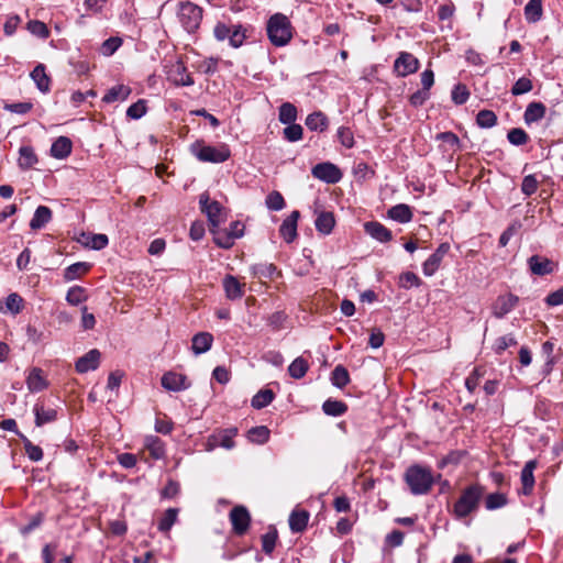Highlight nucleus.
I'll return each mask as SVG.
<instances>
[{
	"label": "nucleus",
	"instance_id": "obj_1",
	"mask_svg": "<svg viewBox=\"0 0 563 563\" xmlns=\"http://www.w3.org/2000/svg\"><path fill=\"white\" fill-rule=\"evenodd\" d=\"M485 487L478 483L464 487L451 509L454 518L463 520L477 512L485 496Z\"/></svg>",
	"mask_w": 563,
	"mask_h": 563
},
{
	"label": "nucleus",
	"instance_id": "obj_2",
	"mask_svg": "<svg viewBox=\"0 0 563 563\" xmlns=\"http://www.w3.org/2000/svg\"><path fill=\"white\" fill-rule=\"evenodd\" d=\"M440 478L441 474L434 475L430 467L420 464L409 466L404 474V481L412 495L429 494Z\"/></svg>",
	"mask_w": 563,
	"mask_h": 563
},
{
	"label": "nucleus",
	"instance_id": "obj_3",
	"mask_svg": "<svg viewBox=\"0 0 563 563\" xmlns=\"http://www.w3.org/2000/svg\"><path fill=\"white\" fill-rule=\"evenodd\" d=\"M268 40L274 46L287 45L292 38V25L283 13L272 15L266 24Z\"/></svg>",
	"mask_w": 563,
	"mask_h": 563
},
{
	"label": "nucleus",
	"instance_id": "obj_4",
	"mask_svg": "<svg viewBox=\"0 0 563 563\" xmlns=\"http://www.w3.org/2000/svg\"><path fill=\"white\" fill-rule=\"evenodd\" d=\"M251 31V26L243 25L241 23L231 24L224 21H219L213 27V36L219 42L228 40L231 47L239 48L250 36Z\"/></svg>",
	"mask_w": 563,
	"mask_h": 563
},
{
	"label": "nucleus",
	"instance_id": "obj_5",
	"mask_svg": "<svg viewBox=\"0 0 563 563\" xmlns=\"http://www.w3.org/2000/svg\"><path fill=\"white\" fill-rule=\"evenodd\" d=\"M189 150L198 161L203 163L219 164L231 157V150L225 143L211 146L207 145L203 140H197L190 145Z\"/></svg>",
	"mask_w": 563,
	"mask_h": 563
},
{
	"label": "nucleus",
	"instance_id": "obj_6",
	"mask_svg": "<svg viewBox=\"0 0 563 563\" xmlns=\"http://www.w3.org/2000/svg\"><path fill=\"white\" fill-rule=\"evenodd\" d=\"M202 13L201 7L194 2L185 1L178 4L177 19L188 33H194L201 24Z\"/></svg>",
	"mask_w": 563,
	"mask_h": 563
},
{
	"label": "nucleus",
	"instance_id": "obj_7",
	"mask_svg": "<svg viewBox=\"0 0 563 563\" xmlns=\"http://www.w3.org/2000/svg\"><path fill=\"white\" fill-rule=\"evenodd\" d=\"M200 209L206 213L211 228H219L221 223L227 221L228 214L222 205L217 200H210L208 194H202L199 197Z\"/></svg>",
	"mask_w": 563,
	"mask_h": 563
},
{
	"label": "nucleus",
	"instance_id": "obj_8",
	"mask_svg": "<svg viewBox=\"0 0 563 563\" xmlns=\"http://www.w3.org/2000/svg\"><path fill=\"white\" fill-rule=\"evenodd\" d=\"M229 519L236 536H244L251 525V515L246 507L235 506L230 510Z\"/></svg>",
	"mask_w": 563,
	"mask_h": 563
},
{
	"label": "nucleus",
	"instance_id": "obj_9",
	"mask_svg": "<svg viewBox=\"0 0 563 563\" xmlns=\"http://www.w3.org/2000/svg\"><path fill=\"white\" fill-rule=\"evenodd\" d=\"M311 174L314 178L320 179L327 184H336L343 176L340 168L330 162L314 165L311 169Z\"/></svg>",
	"mask_w": 563,
	"mask_h": 563
},
{
	"label": "nucleus",
	"instance_id": "obj_10",
	"mask_svg": "<svg viewBox=\"0 0 563 563\" xmlns=\"http://www.w3.org/2000/svg\"><path fill=\"white\" fill-rule=\"evenodd\" d=\"M420 63L417 57L407 52L399 53L394 63L395 71L400 77H406L419 69Z\"/></svg>",
	"mask_w": 563,
	"mask_h": 563
},
{
	"label": "nucleus",
	"instance_id": "obj_11",
	"mask_svg": "<svg viewBox=\"0 0 563 563\" xmlns=\"http://www.w3.org/2000/svg\"><path fill=\"white\" fill-rule=\"evenodd\" d=\"M450 244L448 242L441 243L434 253H432L426 262L422 264V272L426 276H432L440 267L443 257L450 251Z\"/></svg>",
	"mask_w": 563,
	"mask_h": 563
},
{
	"label": "nucleus",
	"instance_id": "obj_12",
	"mask_svg": "<svg viewBox=\"0 0 563 563\" xmlns=\"http://www.w3.org/2000/svg\"><path fill=\"white\" fill-rule=\"evenodd\" d=\"M518 302L519 297L514 294L498 296L492 307L493 314L498 319L504 318L516 308Z\"/></svg>",
	"mask_w": 563,
	"mask_h": 563
},
{
	"label": "nucleus",
	"instance_id": "obj_13",
	"mask_svg": "<svg viewBox=\"0 0 563 563\" xmlns=\"http://www.w3.org/2000/svg\"><path fill=\"white\" fill-rule=\"evenodd\" d=\"M527 263L531 274L537 276L552 274L556 268V264L553 261L541 255L530 256Z\"/></svg>",
	"mask_w": 563,
	"mask_h": 563
},
{
	"label": "nucleus",
	"instance_id": "obj_14",
	"mask_svg": "<svg viewBox=\"0 0 563 563\" xmlns=\"http://www.w3.org/2000/svg\"><path fill=\"white\" fill-rule=\"evenodd\" d=\"M162 386L170 391H180L189 388L187 376L176 372H167L162 376Z\"/></svg>",
	"mask_w": 563,
	"mask_h": 563
},
{
	"label": "nucleus",
	"instance_id": "obj_15",
	"mask_svg": "<svg viewBox=\"0 0 563 563\" xmlns=\"http://www.w3.org/2000/svg\"><path fill=\"white\" fill-rule=\"evenodd\" d=\"M537 466L538 462L536 460H530L525 464L520 474L521 489L519 490V494L525 496L532 494L536 484L533 472Z\"/></svg>",
	"mask_w": 563,
	"mask_h": 563
},
{
	"label": "nucleus",
	"instance_id": "obj_16",
	"mask_svg": "<svg viewBox=\"0 0 563 563\" xmlns=\"http://www.w3.org/2000/svg\"><path fill=\"white\" fill-rule=\"evenodd\" d=\"M100 357L99 350L92 349L76 361L75 368L80 374L95 371L99 367Z\"/></svg>",
	"mask_w": 563,
	"mask_h": 563
},
{
	"label": "nucleus",
	"instance_id": "obj_17",
	"mask_svg": "<svg viewBox=\"0 0 563 563\" xmlns=\"http://www.w3.org/2000/svg\"><path fill=\"white\" fill-rule=\"evenodd\" d=\"M300 212L294 210L282 223L279 233L287 243H291L297 238V222Z\"/></svg>",
	"mask_w": 563,
	"mask_h": 563
},
{
	"label": "nucleus",
	"instance_id": "obj_18",
	"mask_svg": "<svg viewBox=\"0 0 563 563\" xmlns=\"http://www.w3.org/2000/svg\"><path fill=\"white\" fill-rule=\"evenodd\" d=\"M225 297L229 300H236L244 296V284L240 283L233 275H225L222 282Z\"/></svg>",
	"mask_w": 563,
	"mask_h": 563
},
{
	"label": "nucleus",
	"instance_id": "obj_19",
	"mask_svg": "<svg viewBox=\"0 0 563 563\" xmlns=\"http://www.w3.org/2000/svg\"><path fill=\"white\" fill-rule=\"evenodd\" d=\"M26 386L31 393H38L48 387V382L41 368L33 367L30 371L26 377Z\"/></svg>",
	"mask_w": 563,
	"mask_h": 563
},
{
	"label": "nucleus",
	"instance_id": "obj_20",
	"mask_svg": "<svg viewBox=\"0 0 563 563\" xmlns=\"http://www.w3.org/2000/svg\"><path fill=\"white\" fill-rule=\"evenodd\" d=\"M365 232L373 239L386 243L393 239L391 231L377 221H369L364 224Z\"/></svg>",
	"mask_w": 563,
	"mask_h": 563
},
{
	"label": "nucleus",
	"instance_id": "obj_21",
	"mask_svg": "<svg viewBox=\"0 0 563 563\" xmlns=\"http://www.w3.org/2000/svg\"><path fill=\"white\" fill-rule=\"evenodd\" d=\"M169 78L177 86H192L195 82L191 75L187 73L186 66L181 62H177L172 66Z\"/></svg>",
	"mask_w": 563,
	"mask_h": 563
},
{
	"label": "nucleus",
	"instance_id": "obj_22",
	"mask_svg": "<svg viewBox=\"0 0 563 563\" xmlns=\"http://www.w3.org/2000/svg\"><path fill=\"white\" fill-rule=\"evenodd\" d=\"M37 155L32 146L24 145L20 147L18 165L21 169H31L37 164Z\"/></svg>",
	"mask_w": 563,
	"mask_h": 563
},
{
	"label": "nucleus",
	"instance_id": "obj_23",
	"mask_svg": "<svg viewBox=\"0 0 563 563\" xmlns=\"http://www.w3.org/2000/svg\"><path fill=\"white\" fill-rule=\"evenodd\" d=\"M73 144L67 136L57 137L51 147V155L58 159L68 157L71 153Z\"/></svg>",
	"mask_w": 563,
	"mask_h": 563
},
{
	"label": "nucleus",
	"instance_id": "obj_24",
	"mask_svg": "<svg viewBox=\"0 0 563 563\" xmlns=\"http://www.w3.org/2000/svg\"><path fill=\"white\" fill-rule=\"evenodd\" d=\"M306 126L310 131L324 132L329 128V119L322 111H314L306 118Z\"/></svg>",
	"mask_w": 563,
	"mask_h": 563
},
{
	"label": "nucleus",
	"instance_id": "obj_25",
	"mask_svg": "<svg viewBox=\"0 0 563 563\" xmlns=\"http://www.w3.org/2000/svg\"><path fill=\"white\" fill-rule=\"evenodd\" d=\"M213 336L209 332H199L194 335L191 350L196 355L206 353L212 346Z\"/></svg>",
	"mask_w": 563,
	"mask_h": 563
},
{
	"label": "nucleus",
	"instance_id": "obj_26",
	"mask_svg": "<svg viewBox=\"0 0 563 563\" xmlns=\"http://www.w3.org/2000/svg\"><path fill=\"white\" fill-rule=\"evenodd\" d=\"M53 213L52 210L46 206H38L30 221V228L32 230H40L44 228L51 220Z\"/></svg>",
	"mask_w": 563,
	"mask_h": 563
},
{
	"label": "nucleus",
	"instance_id": "obj_27",
	"mask_svg": "<svg viewBox=\"0 0 563 563\" xmlns=\"http://www.w3.org/2000/svg\"><path fill=\"white\" fill-rule=\"evenodd\" d=\"M82 245L92 250H102L108 243L109 239L106 234H93V233H82L80 239L78 240Z\"/></svg>",
	"mask_w": 563,
	"mask_h": 563
},
{
	"label": "nucleus",
	"instance_id": "obj_28",
	"mask_svg": "<svg viewBox=\"0 0 563 563\" xmlns=\"http://www.w3.org/2000/svg\"><path fill=\"white\" fill-rule=\"evenodd\" d=\"M547 108L540 101L530 102L523 114L525 122L531 124L542 120L545 115Z\"/></svg>",
	"mask_w": 563,
	"mask_h": 563
},
{
	"label": "nucleus",
	"instance_id": "obj_29",
	"mask_svg": "<svg viewBox=\"0 0 563 563\" xmlns=\"http://www.w3.org/2000/svg\"><path fill=\"white\" fill-rule=\"evenodd\" d=\"M35 415L36 427H42L45 423L53 422L57 419V410L54 408H45L41 404H36L33 408Z\"/></svg>",
	"mask_w": 563,
	"mask_h": 563
},
{
	"label": "nucleus",
	"instance_id": "obj_30",
	"mask_svg": "<svg viewBox=\"0 0 563 563\" xmlns=\"http://www.w3.org/2000/svg\"><path fill=\"white\" fill-rule=\"evenodd\" d=\"M314 225L321 234H330L335 225L334 214L330 211H321L314 220Z\"/></svg>",
	"mask_w": 563,
	"mask_h": 563
},
{
	"label": "nucleus",
	"instance_id": "obj_31",
	"mask_svg": "<svg viewBox=\"0 0 563 563\" xmlns=\"http://www.w3.org/2000/svg\"><path fill=\"white\" fill-rule=\"evenodd\" d=\"M132 89L125 85H117L111 87L107 93L102 97V101L106 103H112L115 101H124L131 95Z\"/></svg>",
	"mask_w": 563,
	"mask_h": 563
},
{
	"label": "nucleus",
	"instance_id": "obj_32",
	"mask_svg": "<svg viewBox=\"0 0 563 563\" xmlns=\"http://www.w3.org/2000/svg\"><path fill=\"white\" fill-rule=\"evenodd\" d=\"M238 434L236 428H229L224 430H220L219 432L214 433L211 439L219 444L220 446L224 449H233L235 445L234 437Z\"/></svg>",
	"mask_w": 563,
	"mask_h": 563
},
{
	"label": "nucleus",
	"instance_id": "obj_33",
	"mask_svg": "<svg viewBox=\"0 0 563 563\" xmlns=\"http://www.w3.org/2000/svg\"><path fill=\"white\" fill-rule=\"evenodd\" d=\"M388 217L399 223H408L412 220L413 213L408 205L399 203L388 210Z\"/></svg>",
	"mask_w": 563,
	"mask_h": 563
},
{
	"label": "nucleus",
	"instance_id": "obj_34",
	"mask_svg": "<svg viewBox=\"0 0 563 563\" xmlns=\"http://www.w3.org/2000/svg\"><path fill=\"white\" fill-rule=\"evenodd\" d=\"M144 446L154 460H161L165 456V444L158 437H146Z\"/></svg>",
	"mask_w": 563,
	"mask_h": 563
},
{
	"label": "nucleus",
	"instance_id": "obj_35",
	"mask_svg": "<svg viewBox=\"0 0 563 563\" xmlns=\"http://www.w3.org/2000/svg\"><path fill=\"white\" fill-rule=\"evenodd\" d=\"M31 78L34 80L36 87L42 92H48L51 87V78L47 76L45 71V66L43 64H38L31 71Z\"/></svg>",
	"mask_w": 563,
	"mask_h": 563
},
{
	"label": "nucleus",
	"instance_id": "obj_36",
	"mask_svg": "<svg viewBox=\"0 0 563 563\" xmlns=\"http://www.w3.org/2000/svg\"><path fill=\"white\" fill-rule=\"evenodd\" d=\"M309 512L307 510H294L289 516V527L292 532H302L308 525Z\"/></svg>",
	"mask_w": 563,
	"mask_h": 563
},
{
	"label": "nucleus",
	"instance_id": "obj_37",
	"mask_svg": "<svg viewBox=\"0 0 563 563\" xmlns=\"http://www.w3.org/2000/svg\"><path fill=\"white\" fill-rule=\"evenodd\" d=\"M543 14L542 0H529L525 7V18L529 23L541 20Z\"/></svg>",
	"mask_w": 563,
	"mask_h": 563
},
{
	"label": "nucleus",
	"instance_id": "obj_38",
	"mask_svg": "<svg viewBox=\"0 0 563 563\" xmlns=\"http://www.w3.org/2000/svg\"><path fill=\"white\" fill-rule=\"evenodd\" d=\"M210 233L213 235V242L217 246L229 250L234 244V239L228 233V230H221L219 228H211Z\"/></svg>",
	"mask_w": 563,
	"mask_h": 563
},
{
	"label": "nucleus",
	"instance_id": "obj_39",
	"mask_svg": "<svg viewBox=\"0 0 563 563\" xmlns=\"http://www.w3.org/2000/svg\"><path fill=\"white\" fill-rule=\"evenodd\" d=\"M277 540V529L274 526H269L267 532L261 537L263 552L271 555L276 547Z\"/></svg>",
	"mask_w": 563,
	"mask_h": 563
},
{
	"label": "nucleus",
	"instance_id": "obj_40",
	"mask_svg": "<svg viewBox=\"0 0 563 563\" xmlns=\"http://www.w3.org/2000/svg\"><path fill=\"white\" fill-rule=\"evenodd\" d=\"M309 369V363L302 356L295 358L288 366V374L295 379H301Z\"/></svg>",
	"mask_w": 563,
	"mask_h": 563
},
{
	"label": "nucleus",
	"instance_id": "obj_41",
	"mask_svg": "<svg viewBox=\"0 0 563 563\" xmlns=\"http://www.w3.org/2000/svg\"><path fill=\"white\" fill-rule=\"evenodd\" d=\"M91 268V264L87 262H77L68 266L64 272L66 280H74L85 275Z\"/></svg>",
	"mask_w": 563,
	"mask_h": 563
},
{
	"label": "nucleus",
	"instance_id": "obj_42",
	"mask_svg": "<svg viewBox=\"0 0 563 563\" xmlns=\"http://www.w3.org/2000/svg\"><path fill=\"white\" fill-rule=\"evenodd\" d=\"M484 499V505L487 510H496L505 507L508 504V498L504 493L488 494Z\"/></svg>",
	"mask_w": 563,
	"mask_h": 563
},
{
	"label": "nucleus",
	"instance_id": "obj_43",
	"mask_svg": "<svg viewBox=\"0 0 563 563\" xmlns=\"http://www.w3.org/2000/svg\"><path fill=\"white\" fill-rule=\"evenodd\" d=\"M322 410L328 416L339 417L347 411V406L341 400L328 399L323 402Z\"/></svg>",
	"mask_w": 563,
	"mask_h": 563
},
{
	"label": "nucleus",
	"instance_id": "obj_44",
	"mask_svg": "<svg viewBox=\"0 0 563 563\" xmlns=\"http://www.w3.org/2000/svg\"><path fill=\"white\" fill-rule=\"evenodd\" d=\"M19 438L23 443L25 454L31 461L38 462L43 459V450L38 445L33 444L24 434H19Z\"/></svg>",
	"mask_w": 563,
	"mask_h": 563
},
{
	"label": "nucleus",
	"instance_id": "obj_45",
	"mask_svg": "<svg viewBox=\"0 0 563 563\" xmlns=\"http://www.w3.org/2000/svg\"><path fill=\"white\" fill-rule=\"evenodd\" d=\"M275 398V394L272 389H261L253 398H252V407L255 409H262L267 407Z\"/></svg>",
	"mask_w": 563,
	"mask_h": 563
},
{
	"label": "nucleus",
	"instance_id": "obj_46",
	"mask_svg": "<svg viewBox=\"0 0 563 563\" xmlns=\"http://www.w3.org/2000/svg\"><path fill=\"white\" fill-rule=\"evenodd\" d=\"M297 108L290 102H284L279 107L278 120L283 124L294 123L297 119Z\"/></svg>",
	"mask_w": 563,
	"mask_h": 563
},
{
	"label": "nucleus",
	"instance_id": "obj_47",
	"mask_svg": "<svg viewBox=\"0 0 563 563\" xmlns=\"http://www.w3.org/2000/svg\"><path fill=\"white\" fill-rule=\"evenodd\" d=\"M331 382L339 388H344L350 383V374L343 365H336L331 373Z\"/></svg>",
	"mask_w": 563,
	"mask_h": 563
},
{
	"label": "nucleus",
	"instance_id": "obj_48",
	"mask_svg": "<svg viewBox=\"0 0 563 563\" xmlns=\"http://www.w3.org/2000/svg\"><path fill=\"white\" fill-rule=\"evenodd\" d=\"M269 429L265 426L253 427L247 432V438L251 442L264 444L269 439Z\"/></svg>",
	"mask_w": 563,
	"mask_h": 563
},
{
	"label": "nucleus",
	"instance_id": "obj_49",
	"mask_svg": "<svg viewBox=\"0 0 563 563\" xmlns=\"http://www.w3.org/2000/svg\"><path fill=\"white\" fill-rule=\"evenodd\" d=\"M178 516L177 508H168L158 522V530L162 532H168L173 525L176 522Z\"/></svg>",
	"mask_w": 563,
	"mask_h": 563
},
{
	"label": "nucleus",
	"instance_id": "obj_50",
	"mask_svg": "<svg viewBox=\"0 0 563 563\" xmlns=\"http://www.w3.org/2000/svg\"><path fill=\"white\" fill-rule=\"evenodd\" d=\"M252 275L258 279H272L277 268L274 264H256L252 266Z\"/></svg>",
	"mask_w": 563,
	"mask_h": 563
},
{
	"label": "nucleus",
	"instance_id": "obj_51",
	"mask_svg": "<svg viewBox=\"0 0 563 563\" xmlns=\"http://www.w3.org/2000/svg\"><path fill=\"white\" fill-rule=\"evenodd\" d=\"M476 123L481 128H493L497 123V115L492 110H481L476 115Z\"/></svg>",
	"mask_w": 563,
	"mask_h": 563
},
{
	"label": "nucleus",
	"instance_id": "obj_52",
	"mask_svg": "<svg viewBox=\"0 0 563 563\" xmlns=\"http://www.w3.org/2000/svg\"><path fill=\"white\" fill-rule=\"evenodd\" d=\"M507 139L512 145L520 146L528 143L529 135L523 129L514 128L508 131Z\"/></svg>",
	"mask_w": 563,
	"mask_h": 563
},
{
	"label": "nucleus",
	"instance_id": "obj_53",
	"mask_svg": "<svg viewBox=\"0 0 563 563\" xmlns=\"http://www.w3.org/2000/svg\"><path fill=\"white\" fill-rule=\"evenodd\" d=\"M147 111L146 101L143 99L137 100L131 104L126 110V117L132 120L141 119Z\"/></svg>",
	"mask_w": 563,
	"mask_h": 563
},
{
	"label": "nucleus",
	"instance_id": "obj_54",
	"mask_svg": "<svg viewBox=\"0 0 563 563\" xmlns=\"http://www.w3.org/2000/svg\"><path fill=\"white\" fill-rule=\"evenodd\" d=\"M285 140L288 142H297L302 139L303 129L300 124L290 123L283 131Z\"/></svg>",
	"mask_w": 563,
	"mask_h": 563
},
{
	"label": "nucleus",
	"instance_id": "obj_55",
	"mask_svg": "<svg viewBox=\"0 0 563 563\" xmlns=\"http://www.w3.org/2000/svg\"><path fill=\"white\" fill-rule=\"evenodd\" d=\"M266 206L269 210L279 211L285 207V199L279 191H272L266 197Z\"/></svg>",
	"mask_w": 563,
	"mask_h": 563
},
{
	"label": "nucleus",
	"instance_id": "obj_56",
	"mask_svg": "<svg viewBox=\"0 0 563 563\" xmlns=\"http://www.w3.org/2000/svg\"><path fill=\"white\" fill-rule=\"evenodd\" d=\"M435 139L438 141L443 142V144L448 145L449 148L454 152L460 148V139L453 132L448 131V132L438 133Z\"/></svg>",
	"mask_w": 563,
	"mask_h": 563
},
{
	"label": "nucleus",
	"instance_id": "obj_57",
	"mask_svg": "<svg viewBox=\"0 0 563 563\" xmlns=\"http://www.w3.org/2000/svg\"><path fill=\"white\" fill-rule=\"evenodd\" d=\"M27 30L35 36L41 38H47L49 36V30L46 24L38 20H32L27 22Z\"/></svg>",
	"mask_w": 563,
	"mask_h": 563
},
{
	"label": "nucleus",
	"instance_id": "obj_58",
	"mask_svg": "<svg viewBox=\"0 0 563 563\" xmlns=\"http://www.w3.org/2000/svg\"><path fill=\"white\" fill-rule=\"evenodd\" d=\"M533 84L528 77H520L511 87V93L514 96H520L528 93L532 90Z\"/></svg>",
	"mask_w": 563,
	"mask_h": 563
},
{
	"label": "nucleus",
	"instance_id": "obj_59",
	"mask_svg": "<svg viewBox=\"0 0 563 563\" xmlns=\"http://www.w3.org/2000/svg\"><path fill=\"white\" fill-rule=\"evenodd\" d=\"M422 284L421 279L412 272H405L399 276V286L405 289L411 287H419Z\"/></svg>",
	"mask_w": 563,
	"mask_h": 563
},
{
	"label": "nucleus",
	"instance_id": "obj_60",
	"mask_svg": "<svg viewBox=\"0 0 563 563\" xmlns=\"http://www.w3.org/2000/svg\"><path fill=\"white\" fill-rule=\"evenodd\" d=\"M122 45V38L118 36H112L106 40L101 45V53L104 56H111L114 54L119 47Z\"/></svg>",
	"mask_w": 563,
	"mask_h": 563
},
{
	"label": "nucleus",
	"instance_id": "obj_61",
	"mask_svg": "<svg viewBox=\"0 0 563 563\" xmlns=\"http://www.w3.org/2000/svg\"><path fill=\"white\" fill-rule=\"evenodd\" d=\"M336 136L339 142L346 148H352L354 146V135L350 128L340 126L336 132Z\"/></svg>",
	"mask_w": 563,
	"mask_h": 563
},
{
	"label": "nucleus",
	"instance_id": "obj_62",
	"mask_svg": "<svg viewBox=\"0 0 563 563\" xmlns=\"http://www.w3.org/2000/svg\"><path fill=\"white\" fill-rule=\"evenodd\" d=\"M484 376V369L475 367L473 372L465 379V387L470 393H474L479 384V379Z\"/></svg>",
	"mask_w": 563,
	"mask_h": 563
},
{
	"label": "nucleus",
	"instance_id": "obj_63",
	"mask_svg": "<svg viewBox=\"0 0 563 563\" xmlns=\"http://www.w3.org/2000/svg\"><path fill=\"white\" fill-rule=\"evenodd\" d=\"M66 300L70 305H79L86 300L85 289L80 286H74L67 291Z\"/></svg>",
	"mask_w": 563,
	"mask_h": 563
},
{
	"label": "nucleus",
	"instance_id": "obj_64",
	"mask_svg": "<svg viewBox=\"0 0 563 563\" xmlns=\"http://www.w3.org/2000/svg\"><path fill=\"white\" fill-rule=\"evenodd\" d=\"M468 97H470V92L465 85L459 84L452 90V100L456 104L465 103L467 101Z\"/></svg>",
	"mask_w": 563,
	"mask_h": 563
}]
</instances>
